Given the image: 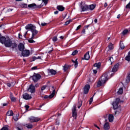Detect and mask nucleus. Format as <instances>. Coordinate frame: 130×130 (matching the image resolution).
Instances as JSON below:
<instances>
[{"instance_id": "f257e3e1", "label": "nucleus", "mask_w": 130, "mask_h": 130, "mask_svg": "<svg viewBox=\"0 0 130 130\" xmlns=\"http://www.w3.org/2000/svg\"><path fill=\"white\" fill-rule=\"evenodd\" d=\"M26 30H30L32 33V36L29 40H28V42L29 43H34L35 41L33 40V39L35 38V36L37 35L38 31L36 30V27L33 24H28L25 26Z\"/></svg>"}, {"instance_id": "f03ea898", "label": "nucleus", "mask_w": 130, "mask_h": 130, "mask_svg": "<svg viewBox=\"0 0 130 130\" xmlns=\"http://www.w3.org/2000/svg\"><path fill=\"white\" fill-rule=\"evenodd\" d=\"M42 1V3L40 5H37L35 3H32L31 4L28 5V9H40V8H42L43 6H46L47 5V3H48V0H39Z\"/></svg>"}, {"instance_id": "7ed1b4c3", "label": "nucleus", "mask_w": 130, "mask_h": 130, "mask_svg": "<svg viewBox=\"0 0 130 130\" xmlns=\"http://www.w3.org/2000/svg\"><path fill=\"white\" fill-rule=\"evenodd\" d=\"M108 75L106 73L104 74L100 78L99 81L98 82L97 87H100L103 86L104 84H105L107 81H108Z\"/></svg>"}, {"instance_id": "20e7f679", "label": "nucleus", "mask_w": 130, "mask_h": 130, "mask_svg": "<svg viewBox=\"0 0 130 130\" xmlns=\"http://www.w3.org/2000/svg\"><path fill=\"white\" fill-rule=\"evenodd\" d=\"M6 47H12V48H15L17 47V44L16 43H12V41L10 40H7L5 43Z\"/></svg>"}, {"instance_id": "39448f33", "label": "nucleus", "mask_w": 130, "mask_h": 130, "mask_svg": "<svg viewBox=\"0 0 130 130\" xmlns=\"http://www.w3.org/2000/svg\"><path fill=\"white\" fill-rule=\"evenodd\" d=\"M40 119V118L34 116H31L28 118V120L30 122H37V121H39Z\"/></svg>"}, {"instance_id": "423d86ee", "label": "nucleus", "mask_w": 130, "mask_h": 130, "mask_svg": "<svg viewBox=\"0 0 130 130\" xmlns=\"http://www.w3.org/2000/svg\"><path fill=\"white\" fill-rule=\"evenodd\" d=\"M120 102V99L119 98H117L116 99L115 102H113L112 103V105L114 109H117L118 108V103Z\"/></svg>"}, {"instance_id": "0eeeda50", "label": "nucleus", "mask_w": 130, "mask_h": 130, "mask_svg": "<svg viewBox=\"0 0 130 130\" xmlns=\"http://www.w3.org/2000/svg\"><path fill=\"white\" fill-rule=\"evenodd\" d=\"M41 79V75L39 74H35L32 76V80L34 82H36Z\"/></svg>"}, {"instance_id": "6e6552de", "label": "nucleus", "mask_w": 130, "mask_h": 130, "mask_svg": "<svg viewBox=\"0 0 130 130\" xmlns=\"http://www.w3.org/2000/svg\"><path fill=\"white\" fill-rule=\"evenodd\" d=\"M55 95V89H53L52 93L50 95H45L44 96V98L45 99H51L52 98H53L54 97V95Z\"/></svg>"}, {"instance_id": "1a4fd4ad", "label": "nucleus", "mask_w": 130, "mask_h": 130, "mask_svg": "<svg viewBox=\"0 0 130 130\" xmlns=\"http://www.w3.org/2000/svg\"><path fill=\"white\" fill-rule=\"evenodd\" d=\"M22 56L27 57L30 55V51L28 50H25L21 53Z\"/></svg>"}, {"instance_id": "9d476101", "label": "nucleus", "mask_w": 130, "mask_h": 130, "mask_svg": "<svg viewBox=\"0 0 130 130\" xmlns=\"http://www.w3.org/2000/svg\"><path fill=\"white\" fill-rule=\"evenodd\" d=\"M23 98L25 99V100H30V99H32V96L31 95L25 93L23 94Z\"/></svg>"}, {"instance_id": "9b49d317", "label": "nucleus", "mask_w": 130, "mask_h": 130, "mask_svg": "<svg viewBox=\"0 0 130 130\" xmlns=\"http://www.w3.org/2000/svg\"><path fill=\"white\" fill-rule=\"evenodd\" d=\"M28 92H30V93H35L36 89L35 86L33 85V84H31L29 86V88L28 89Z\"/></svg>"}, {"instance_id": "f8f14e48", "label": "nucleus", "mask_w": 130, "mask_h": 130, "mask_svg": "<svg viewBox=\"0 0 130 130\" xmlns=\"http://www.w3.org/2000/svg\"><path fill=\"white\" fill-rule=\"evenodd\" d=\"M72 113L73 117L76 118L77 117V109L76 108V105H74L72 108Z\"/></svg>"}, {"instance_id": "ddd939ff", "label": "nucleus", "mask_w": 130, "mask_h": 130, "mask_svg": "<svg viewBox=\"0 0 130 130\" xmlns=\"http://www.w3.org/2000/svg\"><path fill=\"white\" fill-rule=\"evenodd\" d=\"M119 68V64L118 63H117L113 67V68L112 70V72L113 73H115V72H117V71H118Z\"/></svg>"}, {"instance_id": "4468645a", "label": "nucleus", "mask_w": 130, "mask_h": 130, "mask_svg": "<svg viewBox=\"0 0 130 130\" xmlns=\"http://www.w3.org/2000/svg\"><path fill=\"white\" fill-rule=\"evenodd\" d=\"M48 74L49 76H53L56 74V71L53 69H48Z\"/></svg>"}, {"instance_id": "2eb2a0df", "label": "nucleus", "mask_w": 130, "mask_h": 130, "mask_svg": "<svg viewBox=\"0 0 130 130\" xmlns=\"http://www.w3.org/2000/svg\"><path fill=\"white\" fill-rule=\"evenodd\" d=\"M110 128V125L109 124V122H106L104 124V129L105 130H108Z\"/></svg>"}, {"instance_id": "dca6fc26", "label": "nucleus", "mask_w": 130, "mask_h": 130, "mask_svg": "<svg viewBox=\"0 0 130 130\" xmlns=\"http://www.w3.org/2000/svg\"><path fill=\"white\" fill-rule=\"evenodd\" d=\"M89 90H90V85H85V86L84 88V93L85 94H87V93L89 92Z\"/></svg>"}, {"instance_id": "f3484780", "label": "nucleus", "mask_w": 130, "mask_h": 130, "mask_svg": "<svg viewBox=\"0 0 130 130\" xmlns=\"http://www.w3.org/2000/svg\"><path fill=\"white\" fill-rule=\"evenodd\" d=\"M18 48L20 51H24V49H25V46L23 44L20 43L18 45Z\"/></svg>"}, {"instance_id": "a211bd4d", "label": "nucleus", "mask_w": 130, "mask_h": 130, "mask_svg": "<svg viewBox=\"0 0 130 130\" xmlns=\"http://www.w3.org/2000/svg\"><path fill=\"white\" fill-rule=\"evenodd\" d=\"M82 59H85V60H89V59H90V54H89V52H87L84 54V58H82Z\"/></svg>"}, {"instance_id": "6ab92c4d", "label": "nucleus", "mask_w": 130, "mask_h": 130, "mask_svg": "<svg viewBox=\"0 0 130 130\" xmlns=\"http://www.w3.org/2000/svg\"><path fill=\"white\" fill-rule=\"evenodd\" d=\"M81 9L82 12H86V11H88V10H89V7L87 5H84L83 6H81Z\"/></svg>"}, {"instance_id": "aec40b11", "label": "nucleus", "mask_w": 130, "mask_h": 130, "mask_svg": "<svg viewBox=\"0 0 130 130\" xmlns=\"http://www.w3.org/2000/svg\"><path fill=\"white\" fill-rule=\"evenodd\" d=\"M108 119L110 122H112L114 119V116L112 114H110L108 116Z\"/></svg>"}, {"instance_id": "412c9836", "label": "nucleus", "mask_w": 130, "mask_h": 130, "mask_svg": "<svg viewBox=\"0 0 130 130\" xmlns=\"http://www.w3.org/2000/svg\"><path fill=\"white\" fill-rule=\"evenodd\" d=\"M7 42V39L5 37H2L0 38V42L2 44H5V42Z\"/></svg>"}, {"instance_id": "4be33fe9", "label": "nucleus", "mask_w": 130, "mask_h": 130, "mask_svg": "<svg viewBox=\"0 0 130 130\" xmlns=\"http://www.w3.org/2000/svg\"><path fill=\"white\" fill-rule=\"evenodd\" d=\"M7 85L8 87H9V88L11 87H14L15 85H16V82L13 81V82H9V83H8Z\"/></svg>"}, {"instance_id": "5701e85b", "label": "nucleus", "mask_w": 130, "mask_h": 130, "mask_svg": "<svg viewBox=\"0 0 130 130\" xmlns=\"http://www.w3.org/2000/svg\"><path fill=\"white\" fill-rule=\"evenodd\" d=\"M10 99L12 102H16V98L14 97L12 92L10 93Z\"/></svg>"}, {"instance_id": "b1692460", "label": "nucleus", "mask_w": 130, "mask_h": 130, "mask_svg": "<svg viewBox=\"0 0 130 130\" xmlns=\"http://www.w3.org/2000/svg\"><path fill=\"white\" fill-rule=\"evenodd\" d=\"M24 126H25V127H27V128H32V127H33V125L31 123H27L25 124Z\"/></svg>"}, {"instance_id": "393cba45", "label": "nucleus", "mask_w": 130, "mask_h": 130, "mask_svg": "<svg viewBox=\"0 0 130 130\" xmlns=\"http://www.w3.org/2000/svg\"><path fill=\"white\" fill-rule=\"evenodd\" d=\"M100 67H101V63H95L94 64V67L93 68H96V69H100Z\"/></svg>"}, {"instance_id": "a878e982", "label": "nucleus", "mask_w": 130, "mask_h": 130, "mask_svg": "<svg viewBox=\"0 0 130 130\" xmlns=\"http://www.w3.org/2000/svg\"><path fill=\"white\" fill-rule=\"evenodd\" d=\"M57 9L58 10V11H60V12H62V11L64 10V7L61 6H58L57 7Z\"/></svg>"}, {"instance_id": "bb28decb", "label": "nucleus", "mask_w": 130, "mask_h": 130, "mask_svg": "<svg viewBox=\"0 0 130 130\" xmlns=\"http://www.w3.org/2000/svg\"><path fill=\"white\" fill-rule=\"evenodd\" d=\"M20 7L24 9H26V8H28V5H27V4L22 3L20 5Z\"/></svg>"}, {"instance_id": "cd10ccee", "label": "nucleus", "mask_w": 130, "mask_h": 130, "mask_svg": "<svg viewBox=\"0 0 130 130\" xmlns=\"http://www.w3.org/2000/svg\"><path fill=\"white\" fill-rule=\"evenodd\" d=\"M125 60H127V61H130V51L128 53V55L126 56Z\"/></svg>"}, {"instance_id": "c85d7f7f", "label": "nucleus", "mask_w": 130, "mask_h": 130, "mask_svg": "<svg viewBox=\"0 0 130 130\" xmlns=\"http://www.w3.org/2000/svg\"><path fill=\"white\" fill-rule=\"evenodd\" d=\"M13 111H9L7 113V115H8V116H13Z\"/></svg>"}, {"instance_id": "c756f323", "label": "nucleus", "mask_w": 130, "mask_h": 130, "mask_svg": "<svg viewBox=\"0 0 130 130\" xmlns=\"http://www.w3.org/2000/svg\"><path fill=\"white\" fill-rule=\"evenodd\" d=\"M36 59H41V57L38 56V57H36L35 56L32 57L31 61H35V60H36Z\"/></svg>"}, {"instance_id": "7c9ffc66", "label": "nucleus", "mask_w": 130, "mask_h": 130, "mask_svg": "<svg viewBox=\"0 0 130 130\" xmlns=\"http://www.w3.org/2000/svg\"><path fill=\"white\" fill-rule=\"evenodd\" d=\"M72 61L73 62V63H74V66H75V68H78V61L76 59L75 61H74V60H72Z\"/></svg>"}, {"instance_id": "2f4dec72", "label": "nucleus", "mask_w": 130, "mask_h": 130, "mask_svg": "<svg viewBox=\"0 0 130 130\" xmlns=\"http://www.w3.org/2000/svg\"><path fill=\"white\" fill-rule=\"evenodd\" d=\"M95 9V6L94 5H91L88 7V9L93 11Z\"/></svg>"}, {"instance_id": "473e14b6", "label": "nucleus", "mask_w": 130, "mask_h": 130, "mask_svg": "<svg viewBox=\"0 0 130 130\" xmlns=\"http://www.w3.org/2000/svg\"><path fill=\"white\" fill-rule=\"evenodd\" d=\"M123 92V89H122V88H120L117 92L118 94L119 95H120L121 94H122Z\"/></svg>"}, {"instance_id": "72a5a7b5", "label": "nucleus", "mask_w": 130, "mask_h": 130, "mask_svg": "<svg viewBox=\"0 0 130 130\" xmlns=\"http://www.w3.org/2000/svg\"><path fill=\"white\" fill-rule=\"evenodd\" d=\"M69 68H70V66L66 64L65 66H64L63 67V71H64L66 72V71H67L68 70V69H69Z\"/></svg>"}, {"instance_id": "f704fd0d", "label": "nucleus", "mask_w": 130, "mask_h": 130, "mask_svg": "<svg viewBox=\"0 0 130 130\" xmlns=\"http://www.w3.org/2000/svg\"><path fill=\"white\" fill-rule=\"evenodd\" d=\"M120 48L122 49H124V45L123 44V43H122V42H120Z\"/></svg>"}, {"instance_id": "c9c22d12", "label": "nucleus", "mask_w": 130, "mask_h": 130, "mask_svg": "<svg viewBox=\"0 0 130 130\" xmlns=\"http://www.w3.org/2000/svg\"><path fill=\"white\" fill-rule=\"evenodd\" d=\"M108 47L110 50H111L112 49H113V44H112V43H110Z\"/></svg>"}, {"instance_id": "e433bc0d", "label": "nucleus", "mask_w": 130, "mask_h": 130, "mask_svg": "<svg viewBox=\"0 0 130 130\" xmlns=\"http://www.w3.org/2000/svg\"><path fill=\"white\" fill-rule=\"evenodd\" d=\"M1 130H9V126H4Z\"/></svg>"}, {"instance_id": "4c0bfd02", "label": "nucleus", "mask_w": 130, "mask_h": 130, "mask_svg": "<svg viewBox=\"0 0 130 130\" xmlns=\"http://www.w3.org/2000/svg\"><path fill=\"white\" fill-rule=\"evenodd\" d=\"M109 61H110L111 64H112V62H113V57H110L109 58Z\"/></svg>"}, {"instance_id": "58836bf2", "label": "nucleus", "mask_w": 130, "mask_h": 130, "mask_svg": "<svg viewBox=\"0 0 130 130\" xmlns=\"http://www.w3.org/2000/svg\"><path fill=\"white\" fill-rule=\"evenodd\" d=\"M18 115H16L15 116L13 117L14 120H15V121H18Z\"/></svg>"}, {"instance_id": "ea45409f", "label": "nucleus", "mask_w": 130, "mask_h": 130, "mask_svg": "<svg viewBox=\"0 0 130 130\" xmlns=\"http://www.w3.org/2000/svg\"><path fill=\"white\" fill-rule=\"evenodd\" d=\"M127 32H128V30L127 29L124 30L122 32L123 35H125V34H127Z\"/></svg>"}, {"instance_id": "a19ab883", "label": "nucleus", "mask_w": 130, "mask_h": 130, "mask_svg": "<svg viewBox=\"0 0 130 130\" xmlns=\"http://www.w3.org/2000/svg\"><path fill=\"white\" fill-rule=\"evenodd\" d=\"M52 41H53V42H56V41H57V37H54L52 39Z\"/></svg>"}, {"instance_id": "79ce46f5", "label": "nucleus", "mask_w": 130, "mask_h": 130, "mask_svg": "<svg viewBox=\"0 0 130 130\" xmlns=\"http://www.w3.org/2000/svg\"><path fill=\"white\" fill-rule=\"evenodd\" d=\"M78 53V50H75L72 53V55H76V54Z\"/></svg>"}, {"instance_id": "37998d69", "label": "nucleus", "mask_w": 130, "mask_h": 130, "mask_svg": "<svg viewBox=\"0 0 130 130\" xmlns=\"http://www.w3.org/2000/svg\"><path fill=\"white\" fill-rule=\"evenodd\" d=\"M126 9H130V2L126 6Z\"/></svg>"}, {"instance_id": "c03bdc74", "label": "nucleus", "mask_w": 130, "mask_h": 130, "mask_svg": "<svg viewBox=\"0 0 130 130\" xmlns=\"http://www.w3.org/2000/svg\"><path fill=\"white\" fill-rule=\"evenodd\" d=\"M92 102H93V97L91 98L89 100V104H92Z\"/></svg>"}, {"instance_id": "a18cd8bd", "label": "nucleus", "mask_w": 130, "mask_h": 130, "mask_svg": "<svg viewBox=\"0 0 130 130\" xmlns=\"http://www.w3.org/2000/svg\"><path fill=\"white\" fill-rule=\"evenodd\" d=\"M46 87H47L46 85L43 86L42 87V88H41L42 91H44V89H46Z\"/></svg>"}, {"instance_id": "49530a36", "label": "nucleus", "mask_w": 130, "mask_h": 130, "mask_svg": "<svg viewBox=\"0 0 130 130\" xmlns=\"http://www.w3.org/2000/svg\"><path fill=\"white\" fill-rule=\"evenodd\" d=\"M129 81H130V78L127 77V78L126 79V82L128 83L129 82Z\"/></svg>"}, {"instance_id": "de8ad7c7", "label": "nucleus", "mask_w": 130, "mask_h": 130, "mask_svg": "<svg viewBox=\"0 0 130 130\" xmlns=\"http://www.w3.org/2000/svg\"><path fill=\"white\" fill-rule=\"evenodd\" d=\"M82 27L81 25H79L76 28V31H78V30L80 29V28Z\"/></svg>"}, {"instance_id": "09e8293b", "label": "nucleus", "mask_w": 130, "mask_h": 130, "mask_svg": "<svg viewBox=\"0 0 130 130\" xmlns=\"http://www.w3.org/2000/svg\"><path fill=\"white\" fill-rule=\"evenodd\" d=\"M82 33L83 34H86V29L84 28V29L82 30Z\"/></svg>"}, {"instance_id": "8fccbe9b", "label": "nucleus", "mask_w": 130, "mask_h": 130, "mask_svg": "<svg viewBox=\"0 0 130 130\" xmlns=\"http://www.w3.org/2000/svg\"><path fill=\"white\" fill-rule=\"evenodd\" d=\"M25 108L26 110H28V109H29V106L25 105Z\"/></svg>"}, {"instance_id": "3c124183", "label": "nucleus", "mask_w": 130, "mask_h": 130, "mask_svg": "<svg viewBox=\"0 0 130 130\" xmlns=\"http://www.w3.org/2000/svg\"><path fill=\"white\" fill-rule=\"evenodd\" d=\"M12 11H13V9L9 8L7 10V12H12Z\"/></svg>"}, {"instance_id": "603ef678", "label": "nucleus", "mask_w": 130, "mask_h": 130, "mask_svg": "<svg viewBox=\"0 0 130 130\" xmlns=\"http://www.w3.org/2000/svg\"><path fill=\"white\" fill-rule=\"evenodd\" d=\"M90 26V25H86L84 26V29H87Z\"/></svg>"}, {"instance_id": "864d4df0", "label": "nucleus", "mask_w": 130, "mask_h": 130, "mask_svg": "<svg viewBox=\"0 0 130 130\" xmlns=\"http://www.w3.org/2000/svg\"><path fill=\"white\" fill-rule=\"evenodd\" d=\"M56 124H57V125H58V124H59V120H56Z\"/></svg>"}, {"instance_id": "5fc2aeb1", "label": "nucleus", "mask_w": 130, "mask_h": 130, "mask_svg": "<svg viewBox=\"0 0 130 130\" xmlns=\"http://www.w3.org/2000/svg\"><path fill=\"white\" fill-rule=\"evenodd\" d=\"M93 72L94 74H97V70L96 69H94Z\"/></svg>"}, {"instance_id": "6e6d98bb", "label": "nucleus", "mask_w": 130, "mask_h": 130, "mask_svg": "<svg viewBox=\"0 0 130 130\" xmlns=\"http://www.w3.org/2000/svg\"><path fill=\"white\" fill-rule=\"evenodd\" d=\"M46 24H47L46 23H41V25L43 26H46Z\"/></svg>"}, {"instance_id": "4d7b16f0", "label": "nucleus", "mask_w": 130, "mask_h": 130, "mask_svg": "<svg viewBox=\"0 0 130 130\" xmlns=\"http://www.w3.org/2000/svg\"><path fill=\"white\" fill-rule=\"evenodd\" d=\"M31 70H37V67H34L31 68Z\"/></svg>"}, {"instance_id": "13d9d810", "label": "nucleus", "mask_w": 130, "mask_h": 130, "mask_svg": "<svg viewBox=\"0 0 130 130\" xmlns=\"http://www.w3.org/2000/svg\"><path fill=\"white\" fill-rule=\"evenodd\" d=\"M69 24H70V21H66L65 23V25H69Z\"/></svg>"}, {"instance_id": "bf43d9fd", "label": "nucleus", "mask_w": 130, "mask_h": 130, "mask_svg": "<svg viewBox=\"0 0 130 130\" xmlns=\"http://www.w3.org/2000/svg\"><path fill=\"white\" fill-rule=\"evenodd\" d=\"M54 13L55 15H57V14H58V11H55V12H54Z\"/></svg>"}, {"instance_id": "052dcab7", "label": "nucleus", "mask_w": 130, "mask_h": 130, "mask_svg": "<svg viewBox=\"0 0 130 130\" xmlns=\"http://www.w3.org/2000/svg\"><path fill=\"white\" fill-rule=\"evenodd\" d=\"M115 114L116 115V114H119V112L117 111H115Z\"/></svg>"}, {"instance_id": "680f3d73", "label": "nucleus", "mask_w": 130, "mask_h": 130, "mask_svg": "<svg viewBox=\"0 0 130 130\" xmlns=\"http://www.w3.org/2000/svg\"><path fill=\"white\" fill-rule=\"evenodd\" d=\"M81 106H82V102L80 103V105L78 107V108H81Z\"/></svg>"}, {"instance_id": "e2e57ef3", "label": "nucleus", "mask_w": 130, "mask_h": 130, "mask_svg": "<svg viewBox=\"0 0 130 130\" xmlns=\"http://www.w3.org/2000/svg\"><path fill=\"white\" fill-rule=\"evenodd\" d=\"M117 18V19H119V18H120V14L118 15Z\"/></svg>"}, {"instance_id": "0e129e2a", "label": "nucleus", "mask_w": 130, "mask_h": 130, "mask_svg": "<svg viewBox=\"0 0 130 130\" xmlns=\"http://www.w3.org/2000/svg\"><path fill=\"white\" fill-rule=\"evenodd\" d=\"M104 7L105 8H106V7H107V3H105V5H104Z\"/></svg>"}, {"instance_id": "69168bd1", "label": "nucleus", "mask_w": 130, "mask_h": 130, "mask_svg": "<svg viewBox=\"0 0 130 130\" xmlns=\"http://www.w3.org/2000/svg\"><path fill=\"white\" fill-rule=\"evenodd\" d=\"M97 22H98V20H97V19H94V23H97Z\"/></svg>"}, {"instance_id": "338daca9", "label": "nucleus", "mask_w": 130, "mask_h": 130, "mask_svg": "<svg viewBox=\"0 0 130 130\" xmlns=\"http://www.w3.org/2000/svg\"><path fill=\"white\" fill-rule=\"evenodd\" d=\"M17 130H22L21 128H19L18 127H17Z\"/></svg>"}, {"instance_id": "774afa93", "label": "nucleus", "mask_w": 130, "mask_h": 130, "mask_svg": "<svg viewBox=\"0 0 130 130\" xmlns=\"http://www.w3.org/2000/svg\"><path fill=\"white\" fill-rule=\"evenodd\" d=\"M59 38H60V39H63V36H60L59 37Z\"/></svg>"}]
</instances>
